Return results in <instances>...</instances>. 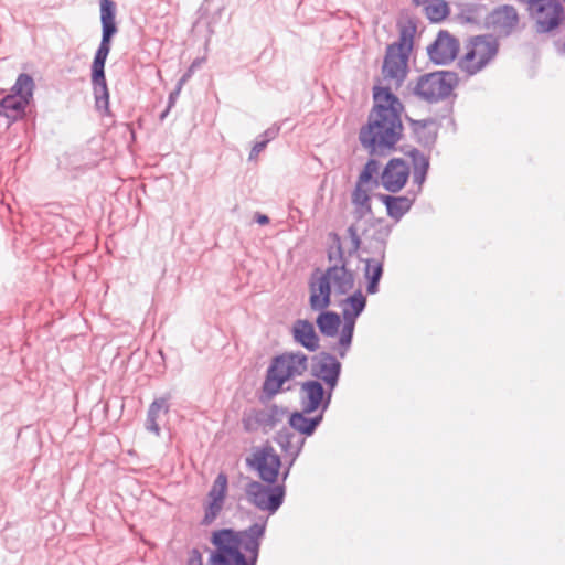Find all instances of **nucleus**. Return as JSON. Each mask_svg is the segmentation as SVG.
<instances>
[{
	"label": "nucleus",
	"mask_w": 565,
	"mask_h": 565,
	"mask_svg": "<svg viewBox=\"0 0 565 565\" xmlns=\"http://www.w3.org/2000/svg\"><path fill=\"white\" fill-rule=\"evenodd\" d=\"M170 109L171 108H169V106H168L167 109L160 115V119L161 120H163L167 117V115L169 114Z\"/></svg>",
	"instance_id": "43"
},
{
	"label": "nucleus",
	"mask_w": 565,
	"mask_h": 565,
	"mask_svg": "<svg viewBox=\"0 0 565 565\" xmlns=\"http://www.w3.org/2000/svg\"><path fill=\"white\" fill-rule=\"evenodd\" d=\"M266 146V141L257 140L250 150L249 160H255Z\"/></svg>",
	"instance_id": "38"
},
{
	"label": "nucleus",
	"mask_w": 565,
	"mask_h": 565,
	"mask_svg": "<svg viewBox=\"0 0 565 565\" xmlns=\"http://www.w3.org/2000/svg\"><path fill=\"white\" fill-rule=\"evenodd\" d=\"M383 260L384 257L379 255L364 260V276L367 279L366 291L370 295H374L379 291V282L383 275Z\"/></svg>",
	"instance_id": "25"
},
{
	"label": "nucleus",
	"mask_w": 565,
	"mask_h": 565,
	"mask_svg": "<svg viewBox=\"0 0 565 565\" xmlns=\"http://www.w3.org/2000/svg\"><path fill=\"white\" fill-rule=\"evenodd\" d=\"M379 199L385 205L387 215L398 222L412 209L415 201V195L393 196L387 194H380Z\"/></svg>",
	"instance_id": "23"
},
{
	"label": "nucleus",
	"mask_w": 565,
	"mask_h": 565,
	"mask_svg": "<svg viewBox=\"0 0 565 565\" xmlns=\"http://www.w3.org/2000/svg\"><path fill=\"white\" fill-rule=\"evenodd\" d=\"M425 12L430 21L439 22L448 15L449 8L446 1L435 0L425 7Z\"/></svg>",
	"instance_id": "33"
},
{
	"label": "nucleus",
	"mask_w": 565,
	"mask_h": 565,
	"mask_svg": "<svg viewBox=\"0 0 565 565\" xmlns=\"http://www.w3.org/2000/svg\"><path fill=\"white\" fill-rule=\"evenodd\" d=\"M247 465L258 472L259 478L269 484H274L279 476L281 459L270 445H265L247 458Z\"/></svg>",
	"instance_id": "15"
},
{
	"label": "nucleus",
	"mask_w": 565,
	"mask_h": 565,
	"mask_svg": "<svg viewBox=\"0 0 565 565\" xmlns=\"http://www.w3.org/2000/svg\"><path fill=\"white\" fill-rule=\"evenodd\" d=\"M531 18L540 33L556 29L564 18V9L558 0H526Z\"/></svg>",
	"instance_id": "13"
},
{
	"label": "nucleus",
	"mask_w": 565,
	"mask_h": 565,
	"mask_svg": "<svg viewBox=\"0 0 565 565\" xmlns=\"http://www.w3.org/2000/svg\"><path fill=\"white\" fill-rule=\"evenodd\" d=\"M100 1L102 41L92 64V85L95 107L102 115L109 114V92L105 77V63L111 49V39L118 32L116 4L111 0Z\"/></svg>",
	"instance_id": "4"
},
{
	"label": "nucleus",
	"mask_w": 565,
	"mask_h": 565,
	"mask_svg": "<svg viewBox=\"0 0 565 565\" xmlns=\"http://www.w3.org/2000/svg\"><path fill=\"white\" fill-rule=\"evenodd\" d=\"M374 105L366 125L359 132L363 149L372 157H383L395 150L403 136L402 111L403 104L388 88L374 86Z\"/></svg>",
	"instance_id": "1"
},
{
	"label": "nucleus",
	"mask_w": 565,
	"mask_h": 565,
	"mask_svg": "<svg viewBox=\"0 0 565 565\" xmlns=\"http://www.w3.org/2000/svg\"><path fill=\"white\" fill-rule=\"evenodd\" d=\"M409 156L413 162V182L418 186L417 192H420L429 169V160L418 149L411 150Z\"/></svg>",
	"instance_id": "28"
},
{
	"label": "nucleus",
	"mask_w": 565,
	"mask_h": 565,
	"mask_svg": "<svg viewBox=\"0 0 565 565\" xmlns=\"http://www.w3.org/2000/svg\"><path fill=\"white\" fill-rule=\"evenodd\" d=\"M370 191L371 188L354 186L351 200L354 206L353 214L356 220H362L372 214Z\"/></svg>",
	"instance_id": "27"
},
{
	"label": "nucleus",
	"mask_w": 565,
	"mask_h": 565,
	"mask_svg": "<svg viewBox=\"0 0 565 565\" xmlns=\"http://www.w3.org/2000/svg\"><path fill=\"white\" fill-rule=\"evenodd\" d=\"M333 244L328 249L330 266L320 273L317 269L309 280V305L312 310H323L331 305V294L345 295L354 287V274L347 267L340 236L331 234Z\"/></svg>",
	"instance_id": "3"
},
{
	"label": "nucleus",
	"mask_w": 565,
	"mask_h": 565,
	"mask_svg": "<svg viewBox=\"0 0 565 565\" xmlns=\"http://www.w3.org/2000/svg\"><path fill=\"white\" fill-rule=\"evenodd\" d=\"M223 505H224V502L209 500V503L205 507L204 518H203L202 523L205 525L211 524L217 518L220 512L222 511Z\"/></svg>",
	"instance_id": "34"
},
{
	"label": "nucleus",
	"mask_w": 565,
	"mask_h": 565,
	"mask_svg": "<svg viewBox=\"0 0 565 565\" xmlns=\"http://www.w3.org/2000/svg\"><path fill=\"white\" fill-rule=\"evenodd\" d=\"M180 92H181L180 85H177L175 88L170 93L169 100H168L169 108L173 107L175 100L178 99V97L180 95Z\"/></svg>",
	"instance_id": "39"
},
{
	"label": "nucleus",
	"mask_w": 565,
	"mask_h": 565,
	"mask_svg": "<svg viewBox=\"0 0 565 565\" xmlns=\"http://www.w3.org/2000/svg\"><path fill=\"white\" fill-rule=\"evenodd\" d=\"M341 370V362L330 352L322 351L312 358L311 375L322 381L330 391L338 386Z\"/></svg>",
	"instance_id": "16"
},
{
	"label": "nucleus",
	"mask_w": 565,
	"mask_h": 565,
	"mask_svg": "<svg viewBox=\"0 0 565 565\" xmlns=\"http://www.w3.org/2000/svg\"><path fill=\"white\" fill-rule=\"evenodd\" d=\"M414 132H418L419 129H424L427 126L426 120H411Z\"/></svg>",
	"instance_id": "40"
},
{
	"label": "nucleus",
	"mask_w": 565,
	"mask_h": 565,
	"mask_svg": "<svg viewBox=\"0 0 565 565\" xmlns=\"http://www.w3.org/2000/svg\"><path fill=\"white\" fill-rule=\"evenodd\" d=\"M280 127L277 125H273L268 129H266L260 136V140L266 141L268 143L273 139H275L279 134Z\"/></svg>",
	"instance_id": "36"
},
{
	"label": "nucleus",
	"mask_w": 565,
	"mask_h": 565,
	"mask_svg": "<svg viewBox=\"0 0 565 565\" xmlns=\"http://www.w3.org/2000/svg\"><path fill=\"white\" fill-rule=\"evenodd\" d=\"M33 88V78L29 74L21 73L12 87V94L0 100V116H4L10 121L21 118L32 99Z\"/></svg>",
	"instance_id": "9"
},
{
	"label": "nucleus",
	"mask_w": 565,
	"mask_h": 565,
	"mask_svg": "<svg viewBox=\"0 0 565 565\" xmlns=\"http://www.w3.org/2000/svg\"><path fill=\"white\" fill-rule=\"evenodd\" d=\"M267 519L245 530L221 529L212 533L207 565H256Z\"/></svg>",
	"instance_id": "2"
},
{
	"label": "nucleus",
	"mask_w": 565,
	"mask_h": 565,
	"mask_svg": "<svg viewBox=\"0 0 565 565\" xmlns=\"http://www.w3.org/2000/svg\"><path fill=\"white\" fill-rule=\"evenodd\" d=\"M430 60L439 65L452 62L459 51L458 40L448 31H440L427 49Z\"/></svg>",
	"instance_id": "19"
},
{
	"label": "nucleus",
	"mask_w": 565,
	"mask_h": 565,
	"mask_svg": "<svg viewBox=\"0 0 565 565\" xmlns=\"http://www.w3.org/2000/svg\"><path fill=\"white\" fill-rule=\"evenodd\" d=\"M256 222L259 225H267L269 223V217L267 215L258 213V214H256Z\"/></svg>",
	"instance_id": "41"
},
{
	"label": "nucleus",
	"mask_w": 565,
	"mask_h": 565,
	"mask_svg": "<svg viewBox=\"0 0 565 565\" xmlns=\"http://www.w3.org/2000/svg\"><path fill=\"white\" fill-rule=\"evenodd\" d=\"M275 441L284 452L285 460L288 461L281 476L282 481H285L289 476L292 465L302 451L306 438L285 427L276 434Z\"/></svg>",
	"instance_id": "17"
},
{
	"label": "nucleus",
	"mask_w": 565,
	"mask_h": 565,
	"mask_svg": "<svg viewBox=\"0 0 565 565\" xmlns=\"http://www.w3.org/2000/svg\"><path fill=\"white\" fill-rule=\"evenodd\" d=\"M347 232L351 241L349 254L352 255L361 248L362 242L355 225H350Z\"/></svg>",
	"instance_id": "35"
},
{
	"label": "nucleus",
	"mask_w": 565,
	"mask_h": 565,
	"mask_svg": "<svg viewBox=\"0 0 565 565\" xmlns=\"http://www.w3.org/2000/svg\"><path fill=\"white\" fill-rule=\"evenodd\" d=\"M287 414L288 409L277 404L252 408L244 412L242 425L247 433L268 434L284 420Z\"/></svg>",
	"instance_id": "12"
},
{
	"label": "nucleus",
	"mask_w": 565,
	"mask_h": 565,
	"mask_svg": "<svg viewBox=\"0 0 565 565\" xmlns=\"http://www.w3.org/2000/svg\"><path fill=\"white\" fill-rule=\"evenodd\" d=\"M365 306L366 297L361 290L355 291L342 302V317L344 322L337 344L329 347V349L335 352L340 359H344L351 349L355 321L364 311Z\"/></svg>",
	"instance_id": "8"
},
{
	"label": "nucleus",
	"mask_w": 565,
	"mask_h": 565,
	"mask_svg": "<svg viewBox=\"0 0 565 565\" xmlns=\"http://www.w3.org/2000/svg\"><path fill=\"white\" fill-rule=\"evenodd\" d=\"M416 6H422L427 2V0H413Z\"/></svg>",
	"instance_id": "44"
},
{
	"label": "nucleus",
	"mask_w": 565,
	"mask_h": 565,
	"mask_svg": "<svg viewBox=\"0 0 565 565\" xmlns=\"http://www.w3.org/2000/svg\"><path fill=\"white\" fill-rule=\"evenodd\" d=\"M379 168L380 163L377 160L374 158L369 159L358 178L355 186L371 188V190L377 186L379 180L374 175L379 173Z\"/></svg>",
	"instance_id": "31"
},
{
	"label": "nucleus",
	"mask_w": 565,
	"mask_h": 565,
	"mask_svg": "<svg viewBox=\"0 0 565 565\" xmlns=\"http://www.w3.org/2000/svg\"><path fill=\"white\" fill-rule=\"evenodd\" d=\"M188 565H203L202 553L198 548L189 552Z\"/></svg>",
	"instance_id": "37"
},
{
	"label": "nucleus",
	"mask_w": 565,
	"mask_h": 565,
	"mask_svg": "<svg viewBox=\"0 0 565 565\" xmlns=\"http://www.w3.org/2000/svg\"><path fill=\"white\" fill-rule=\"evenodd\" d=\"M194 66H199V63L193 62L190 68L192 70Z\"/></svg>",
	"instance_id": "45"
},
{
	"label": "nucleus",
	"mask_w": 565,
	"mask_h": 565,
	"mask_svg": "<svg viewBox=\"0 0 565 565\" xmlns=\"http://www.w3.org/2000/svg\"><path fill=\"white\" fill-rule=\"evenodd\" d=\"M324 310H319L320 313L316 320L317 327L323 335L335 337L341 324L340 316L334 311Z\"/></svg>",
	"instance_id": "29"
},
{
	"label": "nucleus",
	"mask_w": 565,
	"mask_h": 565,
	"mask_svg": "<svg viewBox=\"0 0 565 565\" xmlns=\"http://www.w3.org/2000/svg\"><path fill=\"white\" fill-rule=\"evenodd\" d=\"M409 177V166L401 158L391 159L381 173L382 186L392 193L399 192Z\"/></svg>",
	"instance_id": "18"
},
{
	"label": "nucleus",
	"mask_w": 565,
	"mask_h": 565,
	"mask_svg": "<svg viewBox=\"0 0 565 565\" xmlns=\"http://www.w3.org/2000/svg\"><path fill=\"white\" fill-rule=\"evenodd\" d=\"M458 82L459 78L455 72L427 73L418 77L414 94L427 103H438L450 96Z\"/></svg>",
	"instance_id": "7"
},
{
	"label": "nucleus",
	"mask_w": 565,
	"mask_h": 565,
	"mask_svg": "<svg viewBox=\"0 0 565 565\" xmlns=\"http://www.w3.org/2000/svg\"><path fill=\"white\" fill-rule=\"evenodd\" d=\"M308 370V356L301 352H284L274 356L266 370L262 384V399H271L281 392L289 391L285 384L302 376Z\"/></svg>",
	"instance_id": "5"
},
{
	"label": "nucleus",
	"mask_w": 565,
	"mask_h": 565,
	"mask_svg": "<svg viewBox=\"0 0 565 565\" xmlns=\"http://www.w3.org/2000/svg\"><path fill=\"white\" fill-rule=\"evenodd\" d=\"M413 47V32L403 28L397 42L386 47V54L382 65L383 79L386 86L383 88L398 89L404 83L408 72V57Z\"/></svg>",
	"instance_id": "6"
},
{
	"label": "nucleus",
	"mask_w": 565,
	"mask_h": 565,
	"mask_svg": "<svg viewBox=\"0 0 565 565\" xmlns=\"http://www.w3.org/2000/svg\"><path fill=\"white\" fill-rule=\"evenodd\" d=\"M332 395L333 391L323 387L318 380L305 381L299 386V403L305 413L324 414L331 404Z\"/></svg>",
	"instance_id": "14"
},
{
	"label": "nucleus",
	"mask_w": 565,
	"mask_h": 565,
	"mask_svg": "<svg viewBox=\"0 0 565 565\" xmlns=\"http://www.w3.org/2000/svg\"><path fill=\"white\" fill-rule=\"evenodd\" d=\"M308 414L309 413H305L301 407V411L291 413L288 419L290 428L302 435L305 438L312 436L323 420V414L321 413L313 417H307Z\"/></svg>",
	"instance_id": "21"
},
{
	"label": "nucleus",
	"mask_w": 565,
	"mask_h": 565,
	"mask_svg": "<svg viewBox=\"0 0 565 565\" xmlns=\"http://www.w3.org/2000/svg\"><path fill=\"white\" fill-rule=\"evenodd\" d=\"M294 340L310 352L319 349V337L309 320L299 319L292 327Z\"/></svg>",
	"instance_id": "22"
},
{
	"label": "nucleus",
	"mask_w": 565,
	"mask_h": 565,
	"mask_svg": "<svg viewBox=\"0 0 565 565\" xmlns=\"http://www.w3.org/2000/svg\"><path fill=\"white\" fill-rule=\"evenodd\" d=\"M247 501L260 511L274 514L282 505L286 489L282 483H262L252 480L245 487Z\"/></svg>",
	"instance_id": "10"
},
{
	"label": "nucleus",
	"mask_w": 565,
	"mask_h": 565,
	"mask_svg": "<svg viewBox=\"0 0 565 565\" xmlns=\"http://www.w3.org/2000/svg\"><path fill=\"white\" fill-rule=\"evenodd\" d=\"M487 22L498 33L509 35L516 28L519 15L514 7L503 4L492 10Z\"/></svg>",
	"instance_id": "20"
},
{
	"label": "nucleus",
	"mask_w": 565,
	"mask_h": 565,
	"mask_svg": "<svg viewBox=\"0 0 565 565\" xmlns=\"http://www.w3.org/2000/svg\"><path fill=\"white\" fill-rule=\"evenodd\" d=\"M374 228L371 242L370 249L381 257H385L386 243L391 235L392 227L383 220H375L372 223Z\"/></svg>",
	"instance_id": "26"
},
{
	"label": "nucleus",
	"mask_w": 565,
	"mask_h": 565,
	"mask_svg": "<svg viewBox=\"0 0 565 565\" xmlns=\"http://www.w3.org/2000/svg\"><path fill=\"white\" fill-rule=\"evenodd\" d=\"M498 53V42L492 35L471 39L470 46L460 60V67L469 75L481 71Z\"/></svg>",
	"instance_id": "11"
},
{
	"label": "nucleus",
	"mask_w": 565,
	"mask_h": 565,
	"mask_svg": "<svg viewBox=\"0 0 565 565\" xmlns=\"http://www.w3.org/2000/svg\"><path fill=\"white\" fill-rule=\"evenodd\" d=\"M169 397L156 398L147 411V418L145 422V428L149 433L160 436L161 429L159 426V419L161 414H168L170 406L168 403Z\"/></svg>",
	"instance_id": "24"
},
{
	"label": "nucleus",
	"mask_w": 565,
	"mask_h": 565,
	"mask_svg": "<svg viewBox=\"0 0 565 565\" xmlns=\"http://www.w3.org/2000/svg\"><path fill=\"white\" fill-rule=\"evenodd\" d=\"M227 492V476L223 472L215 478L211 490L209 491V500L224 502Z\"/></svg>",
	"instance_id": "32"
},
{
	"label": "nucleus",
	"mask_w": 565,
	"mask_h": 565,
	"mask_svg": "<svg viewBox=\"0 0 565 565\" xmlns=\"http://www.w3.org/2000/svg\"><path fill=\"white\" fill-rule=\"evenodd\" d=\"M192 70L190 68L178 82L177 85H180V88L182 89L183 85L186 83V81L191 77Z\"/></svg>",
	"instance_id": "42"
},
{
	"label": "nucleus",
	"mask_w": 565,
	"mask_h": 565,
	"mask_svg": "<svg viewBox=\"0 0 565 565\" xmlns=\"http://www.w3.org/2000/svg\"><path fill=\"white\" fill-rule=\"evenodd\" d=\"M379 168L380 163L377 160L374 158L369 159L358 178L355 186L371 188V190L377 186L379 180L374 175L379 173Z\"/></svg>",
	"instance_id": "30"
}]
</instances>
